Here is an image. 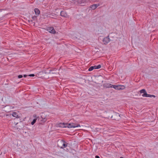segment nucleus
<instances>
[{
  "label": "nucleus",
  "mask_w": 158,
  "mask_h": 158,
  "mask_svg": "<svg viewBox=\"0 0 158 158\" xmlns=\"http://www.w3.org/2000/svg\"><path fill=\"white\" fill-rule=\"evenodd\" d=\"M142 96L143 97H149V98H152V97L155 98L156 97V96L154 95L149 94H147V93H145V94H143Z\"/></svg>",
  "instance_id": "20e7f679"
},
{
  "label": "nucleus",
  "mask_w": 158,
  "mask_h": 158,
  "mask_svg": "<svg viewBox=\"0 0 158 158\" xmlns=\"http://www.w3.org/2000/svg\"><path fill=\"white\" fill-rule=\"evenodd\" d=\"M37 119V118H35L33 120V121L31 122V124L32 125H34L35 124V123L36 122Z\"/></svg>",
  "instance_id": "f3484780"
},
{
  "label": "nucleus",
  "mask_w": 158,
  "mask_h": 158,
  "mask_svg": "<svg viewBox=\"0 0 158 158\" xmlns=\"http://www.w3.org/2000/svg\"><path fill=\"white\" fill-rule=\"evenodd\" d=\"M139 92L141 94L143 93V94H145L147 93L146 90L144 89L141 90Z\"/></svg>",
  "instance_id": "dca6fc26"
},
{
  "label": "nucleus",
  "mask_w": 158,
  "mask_h": 158,
  "mask_svg": "<svg viewBox=\"0 0 158 158\" xmlns=\"http://www.w3.org/2000/svg\"><path fill=\"white\" fill-rule=\"evenodd\" d=\"M23 77V76L21 75H19L18 76V78H21Z\"/></svg>",
  "instance_id": "b1692460"
},
{
  "label": "nucleus",
  "mask_w": 158,
  "mask_h": 158,
  "mask_svg": "<svg viewBox=\"0 0 158 158\" xmlns=\"http://www.w3.org/2000/svg\"><path fill=\"white\" fill-rule=\"evenodd\" d=\"M117 115H118L119 116H120V115L119 114H117Z\"/></svg>",
  "instance_id": "c756f323"
},
{
  "label": "nucleus",
  "mask_w": 158,
  "mask_h": 158,
  "mask_svg": "<svg viewBox=\"0 0 158 158\" xmlns=\"http://www.w3.org/2000/svg\"><path fill=\"white\" fill-rule=\"evenodd\" d=\"M72 123H69V124H68L67 125H66L67 126V127L69 128H72Z\"/></svg>",
  "instance_id": "a211bd4d"
},
{
  "label": "nucleus",
  "mask_w": 158,
  "mask_h": 158,
  "mask_svg": "<svg viewBox=\"0 0 158 158\" xmlns=\"http://www.w3.org/2000/svg\"><path fill=\"white\" fill-rule=\"evenodd\" d=\"M117 87L115 89H117V90H120V85H117Z\"/></svg>",
  "instance_id": "412c9836"
},
{
  "label": "nucleus",
  "mask_w": 158,
  "mask_h": 158,
  "mask_svg": "<svg viewBox=\"0 0 158 158\" xmlns=\"http://www.w3.org/2000/svg\"><path fill=\"white\" fill-rule=\"evenodd\" d=\"M74 2L76 5L83 6V4L86 3L87 1L86 0H74Z\"/></svg>",
  "instance_id": "f257e3e1"
},
{
  "label": "nucleus",
  "mask_w": 158,
  "mask_h": 158,
  "mask_svg": "<svg viewBox=\"0 0 158 158\" xmlns=\"http://www.w3.org/2000/svg\"><path fill=\"white\" fill-rule=\"evenodd\" d=\"M68 144V143L64 140L62 145L61 146L60 148L63 149L64 148L66 147L67 146Z\"/></svg>",
  "instance_id": "423d86ee"
},
{
  "label": "nucleus",
  "mask_w": 158,
  "mask_h": 158,
  "mask_svg": "<svg viewBox=\"0 0 158 158\" xmlns=\"http://www.w3.org/2000/svg\"><path fill=\"white\" fill-rule=\"evenodd\" d=\"M67 123H60L59 124V127H67Z\"/></svg>",
  "instance_id": "0eeeda50"
},
{
  "label": "nucleus",
  "mask_w": 158,
  "mask_h": 158,
  "mask_svg": "<svg viewBox=\"0 0 158 158\" xmlns=\"http://www.w3.org/2000/svg\"><path fill=\"white\" fill-rule=\"evenodd\" d=\"M36 115H35V114H34V115H33V117H35H35H36Z\"/></svg>",
  "instance_id": "c85d7f7f"
},
{
  "label": "nucleus",
  "mask_w": 158,
  "mask_h": 158,
  "mask_svg": "<svg viewBox=\"0 0 158 158\" xmlns=\"http://www.w3.org/2000/svg\"><path fill=\"white\" fill-rule=\"evenodd\" d=\"M72 128H75L80 127V125L79 124H75L74 123H72Z\"/></svg>",
  "instance_id": "ddd939ff"
},
{
  "label": "nucleus",
  "mask_w": 158,
  "mask_h": 158,
  "mask_svg": "<svg viewBox=\"0 0 158 158\" xmlns=\"http://www.w3.org/2000/svg\"><path fill=\"white\" fill-rule=\"evenodd\" d=\"M34 11L36 15H38L40 14V10L38 8H35L34 9Z\"/></svg>",
  "instance_id": "f8f14e48"
},
{
  "label": "nucleus",
  "mask_w": 158,
  "mask_h": 158,
  "mask_svg": "<svg viewBox=\"0 0 158 158\" xmlns=\"http://www.w3.org/2000/svg\"><path fill=\"white\" fill-rule=\"evenodd\" d=\"M64 140L61 139L60 140H59L57 142V145L58 147H60V148L62 145L63 143V142Z\"/></svg>",
  "instance_id": "39448f33"
},
{
  "label": "nucleus",
  "mask_w": 158,
  "mask_h": 158,
  "mask_svg": "<svg viewBox=\"0 0 158 158\" xmlns=\"http://www.w3.org/2000/svg\"><path fill=\"white\" fill-rule=\"evenodd\" d=\"M99 6V4H95L91 5L90 6V8L93 10L95 9L97 7Z\"/></svg>",
  "instance_id": "6e6552de"
},
{
  "label": "nucleus",
  "mask_w": 158,
  "mask_h": 158,
  "mask_svg": "<svg viewBox=\"0 0 158 158\" xmlns=\"http://www.w3.org/2000/svg\"><path fill=\"white\" fill-rule=\"evenodd\" d=\"M46 119L44 118H42V119L41 120V121L42 122H44L46 121Z\"/></svg>",
  "instance_id": "4be33fe9"
},
{
  "label": "nucleus",
  "mask_w": 158,
  "mask_h": 158,
  "mask_svg": "<svg viewBox=\"0 0 158 158\" xmlns=\"http://www.w3.org/2000/svg\"><path fill=\"white\" fill-rule=\"evenodd\" d=\"M113 85H112L111 84L107 83L106 84V86L107 88H111L112 87Z\"/></svg>",
  "instance_id": "2eb2a0df"
},
{
  "label": "nucleus",
  "mask_w": 158,
  "mask_h": 158,
  "mask_svg": "<svg viewBox=\"0 0 158 158\" xmlns=\"http://www.w3.org/2000/svg\"><path fill=\"white\" fill-rule=\"evenodd\" d=\"M95 158H100L98 156H96L95 157Z\"/></svg>",
  "instance_id": "bb28decb"
},
{
  "label": "nucleus",
  "mask_w": 158,
  "mask_h": 158,
  "mask_svg": "<svg viewBox=\"0 0 158 158\" xmlns=\"http://www.w3.org/2000/svg\"><path fill=\"white\" fill-rule=\"evenodd\" d=\"M48 31L50 33H52L55 34L56 33V31L54 28L52 27H49L48 29Z\"/></svg>",
  "instance_id": "7ed1b4c3"
},
{
  "label": "nucleus",
  "mask_w": 158,
  "mask_h": 158,
  "mask_svg": "<svg viewBox=\"0 0 158 158\" xmlns=\"http://www.w3.org/2000/svg\"><path fill=\"white\" fill-rule=\"evenodd\" d=\"M120 90H122V89H124L125 88V87L124 85H120Z\"/></svg>",
  "instance_id": "aec40b11"
},
{
  "label": "nucleus",
  "mask_w": 158,
  "mask_h": 158,
  "mask_svg": "<svg viewBox=\"0 0 158 158\" xmlns=\"http://www.w3.org/2000/svg\"><path fill=\"white\" fill-rule=\"evenodd\" d=\"M120 158H124L123 157H120Z\"/></svg>",
  "instance_id": "7c9ffc66"
},
{
  "label": "nucleus",
  "mask_w": 158,
  "mask_h": 158,
  "mask_svg": "<svg viewBox=\"0 0 158 158\" xmlns=\"http://www.w3.org/2000/svg\"><path fill=\"white\" fill-rule=\"evenodd\" d=\"M27 76L26 75H23V77H26Z\"/></svg>",
  "instance_id": "cd10ccee"
},
{
  "label": "nucleus",
  "mask_w": 158,
  "mask_h": 158,
  "mask_svg": "<svg viewBox=\"0 0 158 158\" xmlns=\"http://www.w3.org/2000/svg\"><path fill=\"white\" fill-rule=\"evenodd\" d=\"M94 69H99L101 67V65L100 64L98 65V66H93Z\"/></svg>",
  "instance_id": "4468645a"
},
{
  "label": "nucleus",
  "mask_w": 158,
  "mask_h": 158,
  "mask_svg": "<svg viewBox=\"0 0 158 158\" xmlns=\"http://www.w3.org/2000/svg\"><path fill=\"white\" fill-rule=\"evenodd\" d=\"M43 16L44 17H51V16L52 15L51 14H49L48 13H47L46 12L44 13L43 14Z\"/></svg>",
  "instance_id": "9d476101"
},
{
  "label": "nucleus",
  "mask_w": 158,
  "mask_h": 158,
  "mask_svg": "<svg viewBox=\"0 0 158 158\" xmlns=\"http://www.w3.org/2000/svg\"><path fill=\"white\" fill-rule=\"evenodd\" d=\"M36 18H37L36 16H34L32 17V19L34 20H35V19H36Z\"/></svg>",
  "instance_id": "5701e85b"
},
{
  "label": "nucleus",
  "mask_w": 158,
  "mask_h": 158,
  "mask_svg": "<svg viewBox=\"0 0 158 158\" xmlns=\"http://www.w3.org/2000/svg\"><path fill=\"white\" fill-rule=\"evenodd\" d=\"M110 40L109 36L105 37L103 40V42L104 44H107L110 42Z\"/></svg>",
  "instance_id": "f03ea898"
},
{
  "label": "nucleus",
  "mask_w": 158,
  "mask_h": 158,
  "mask_svg": "<svg viewBox=\"0 0 158 158\" xmlns=\"http://www.w3.org/2000/svg\"><path fill=\"white\" fill-rule=\"evenodd\" d=\"M28 76L30 77H34L35 76V75L34 74H31L29 75H28Z\"/></svg>",
  "instance_id": "393cba45"
},
{
  "label": "nucleus",
  "mask_w": 158,
  "mask_h": 158,
  "mask_svg": "<svg viewBox=\"0 0 158 158\" xmlns=\"http://www.w3.org/2000/svg\"><path fill=\"white\" fill-rule=\"evenodd\" d=\"M94 69L93 66H91L89 68L88 70L89 71H90L93 70Z\"/></svg>",
  "instance_id": "6ab92c4d"
},
{
  "label": "nucleus",
  "mask_w": 158,
  "mask_h": 158,
  "mask_svg": "<svg viewBox=\"0 0 158 158\" xmlns=\"http://www.w3.org/2000/svg\"><path fill=\"white\" fill-rule=\"evenodd\" d=\"M60 15L64 17H66L67 16V14L65 11H62L60 12Z\"/></svg>",
  "instance_id": "1a4fd4ad"
},
{
  "label": "nucleus",
  "mask_w": 158,
  "mask_h": 158,
  "mask_svg": "<svg viewBox=\"0 0 158 158\" xmlns=\"http://www.w3.org/2000/svg\"><path fill=\"white\" fill-rule=\"evenodd\" d=\"M12 115L13 116L16 117L17 118H19L20 117L18 116V114L15 112H13L12 113Z\"/></svg>",
  "instance_id": "9b49d317"
},
{
  "label": "nucleus",
  "mask_w": 158,
  "mask_h": 158,
  "mask_svg": "<svg viewBox=\"0 0 158 158\" xmlns=\"http://www.w3.org/2000/svg\"><path fill=\"white\" fill-rule=\"evenodd\" d=\"M117 87V85H112V87H113L115 89H116V88Z\"/></svg>",
  "instance_id": "a878e982"
}]
</instances>
